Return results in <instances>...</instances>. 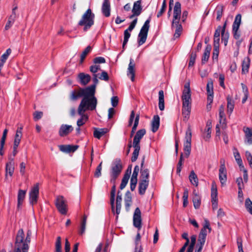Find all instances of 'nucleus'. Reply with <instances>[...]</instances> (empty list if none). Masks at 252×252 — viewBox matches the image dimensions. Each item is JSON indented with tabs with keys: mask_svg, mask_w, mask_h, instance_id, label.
I'll return each mask as SVG.
<instances>
[{
	"mask_svg": "<svg viewBox=\"0 0 252 252\" xmlns=\"http://www.w3.org/2000/svg\"><path fill=\"white\" fill-rule=\"evenodd\" d=\"M207 234V229L205 228H202L199 234L197 241L205 243Z\"/></svg>",
	"mask_w": 252,
	"mask_h": 252,
	"instance_id": "4c0bfd02",
	"label": "nucleus"
},
{
	"mask_svg": "<svg viewBox=\"0 0 252 252\" xmlns=\"http://www.w3.org/2000/svg\"><path fill=\"white\" fill-rule=\"evenodd\" d=\"M221 40L224 42V45L225 46L227 45L228 39L229 38V34L228 32H221Z\"/></svg>",
	"mask_w": 252,
	"mask_h": 252,
	"instance_id": "680f3d73",
	"label": "nucleus"
},
{
	"mask_svg": "<svg viewBox=\"0 0 252 252\" xmlns=\"http://www.w3.org/2000/svg\"><path fill=\"white\" fill-rule=\"evenodd\" d=\"M236 182L237 184L238 189H240V188H241V189L244 188V185L242 177H240L237 178L236 180Z\"/></svg>",
	"mask_w": 252,
	"mask_h": 252,
	"instance_id": "338daca9",
	"label": "nucleus"
},
{
	"mask_svg": "<svg viewBox=\"0 0 252 252\" xmlns=\"http://www.w3.org/2000/svg\"><path fill=\"white\" fill-rule=\"evenodd\" d=\"M219 180L222 186L225 184L227 180L226 169L224 164H221L219 169Z\"/></svg>",
	"mask_w": 252,
	"mask_h": 252,
	"instance_id": "4468645a",
	"label": "nucleus"
},
{
	"mask_svg": "<svg viewBox=\"0 0 252 252\" xmlns=\"http://www.w3.org/2000/svg\"><path fill=\"white\" fill-rule=\"evenodd\" d=\"M87 216L84 215L83 216V220H82L81 223L80 230L79 232V233L80 235H83L85 232L86 226V223H87Z\"/></svg>",
	"mask_w": 252,
	"mask_h": 252,
	"instance_id": "ea45409f",
	"label": "nucleus"
},
{
	"mask_svg": "<svg viewBox=\"0 0 252 252\" xmlns=\"http://www.w3.org/2000/svg\"><path fill=\"white\" fill-rule=\"evenodd\" d=\"M227 112L230 115L232 113L233 111L234 107V102L233 100L229 97L227 98Z\"/></svg>",
	"mask_w": 252,
	"mask_h": 252,
	"instance_id": "79ce46f5",
	"label": "nucleus"
},
{
	"mask_svg": "<svg viewBox=\"0 0 252 252\" xmlns=\"http://www.w3.org/2000/svg\"><path fill=\"white\" fill-rule=\"evenodd\" d=\"M32 231L28 230L26 237L23 229H20L17 232L14 245V252H28L29 244L31 241Z\"/></svg>",
	"mask_w": 252,
	"mask_h": 252,
	"instance_id": "f257e3e1",
	"label": "nucleus"
},
{
	"mask_svg": "<svg viewBox=\"0 0 252 252\" xmlns=\"http://www.w3.org/2000/svg\"><path fill=\"white\" fill-rule=\"evenodd\" d=\"M30 195V203L33 205L37 202V199L39 196V185L38 184H36L32 188L29 193Z\"/></svg>",
	"mask_w": 252,
	"mask_h": 252,
	"instance_id": "f8f14e48",
	"label": "nucleus"
},
{
	"mask_svg": "<svg viewBox=\"0 0 252 252\" xmlns=\"http://www.w3.org/2000/svg\"><path fill=\"white\" fill-rule=\"evenodd\" d=\"M191 111V106H183L182 115L183 116V121L187 122L189 118Z\"/></svg>",
	"mask_w": 252,
	"mask_h": 252,
	"instance_id": "c756f323",
	"label": "nucleus"
},
{
	"mask_svg": "<svg viewBox=\"0 0 252 252\" xmlns=\"http://www.w3.org/2000/svg\"><path fill=\"white\" fill-rule=\"evenodd\" d=\"M10 161L6 164V173L8 174L10 176H12L14 171V158H9Z\"/></svg>",
	"mask_w": 252,
	"mask_h": 252,
	"instance_id": "aec40b11",
	"label": "nucleus"
},
{
	"mask_svg": "<svg viewBox=\"0 0 252 252\" xmlns=\"http://www.w3.org/2000/svg\"><path fill=\"white\" fill-rule=\"evenodd\" d=\"M15 19H16L11 17L10 16L9 17L8 21L6 24V25L4 28L5 30L7 31L12 27V25L14 24L15 21Z\"/></svg>",
	"mask_w": 252,
	"mask_h": 252,
	"instance_id": "864d4df0",
	"label": "nucleus"
},
{
	"mask_svg": "<svg viewBox=\"0 0 252 252\" xmlns=\"http://www.w3.org/2000/svg\"><path fill=\"white\" fill-rule=\"evenodd\" d=\"M135 63L132 59H130L129 63L127 68V75L129 76L131 80L133 82L134 81L135 77Z\"/></svg>",
	"mask_w": 252,
	"mask_h": 252,
	"instance_id": "dca6fc26",
	"label": "nucleus"
},
{
	"mask_svg": "<svg viewBox=\"0 0 252 252\" xmlns=\"http://www.w3.org/2000/svg\"><path fill=\"white\" fill-rule=\"evenodd\" d=\"M219 117L220 124H221L222 126L225 127L226 126L225 116L224 112V108L222 105H221L219 109Z\"/></svg>",
	"mask_w": 252,
	"mask_h": 252,
	"instance_id": "2f4dec72",
	"label": "nucleus"
},
{
	"mask_svg": "<svg viewBox=\"0 0 252 252\" xmlns=\"http://www.w3.org/2000/svg\"><path fill=\"white\" fill-rule=\"evenodd\" d=\"M145 162V157H144L142 158L141 163V176L142 178L141 180H149V171L147 168H143Z\"/></svg>",
	"mask_w": 252,
	"mask_h": 252,
	"instance_id": "4be33fe9",
	"label": "nucleus"
},
{
	"mask_svg": "<svg viewBox=\"0 0 252 252\" xmlns=\"http://www.w3.org/2000/svg\"><path fill=\"white\" fill-rule=\"evenodd\" d=\"M11 53V50L10 48L7 49L6 52L1 56L0 61H2L3 62H5Z\"/></svg>",
	"mask_w": 252,
	"mask_h": 252,
	"instance_id": "13d9d810",
	"label": "nucleus"
},
{
	"mask_svg": "<svg viewBox=\"0 0 252 252\" xmlns=\"http://www.w3.org/2000/svg\"><path fill=\"white\" fill-rule=\"evenodd\" d=\"M56 252H62V246H61V237L58 236L55 244Z\"/></svg>",
	"mask_w": 252,
	"mask_h": 252,
	"instance_id": "3c124183",
	"label": "nucleus"
},
{
	"mask_svg": "<svg viewBox=\"0 0 252 252\" xmlns=\"http://www.w3.org/2000/svg\"><path fill=\"white\" fill-rule=\"evenodd\" d=\"M78 82L83 86H86L91 81V77L89 74L81 72L78 74Z\"/></svg>",
	"mask_w": 252,
	"mask_h": 252,
	"instance_id": "2eb2a0df",
	"label": "nucleus"
},
{
	"mask_svg": "<svg viewBox=\"0 0 252 252\" xmlns=\"http://www.w3.org/2000/svg\"><path fill=\"white\" fill-rule=\"evenodd\" d=\"M93 62L94 64H98L105 63L106 61L104 58L102 57H98L95 58L94 59Z\"/></svg>",
	"mask_w": 252,
	"mask_h": 252,
	"instance_id": "e2e57ef3",
	"label": "nucleus"
},
{
	"mask_svg": "<svg viewBox=\"0 0 252 252\" xmlns=\"http://www.w3.org/2000/svg\"><path fill=\"white\" fill-rule=\"evenodd\" d=\"M101 170H102V162L97 166L95 171L94 172V177L96 178H99L101 175Z\"/></svg>",
	"mask_w": 252,
	"mask_h": 252,
	"instance_id": "4d7b16f0",
	"label": "nucleus"
},
{
	"mask_svg": "<svg viewBox=\"0 0 252 252\" xmlns=\"http://www.w3.org/2000/svg\"><path fill=\"white\" fill-rule=\"evenodd\" d=\"M43 116V112L41 111H35L33 114V119L36 121L40 119Z\"/></svg>",
	"mask_w": 252,
	"mask_h": 252,
	"instance_id": "0e129e2a",
	"label": "nucleus"
},
{
	"mask_svg": "<svg viewBox=\"0 0 252 252\" xmlns=\"http://www.w3.org/2000/svg\"><path fill=\"white\" fill-rule=\"evenodd\" d=\"M113 184V186L112 187L111 191V196H110V204L111 206L112 211L114 213V202H115V193H116V181H114V183H111Z\"/></svg>",
	"mask_w": 252,
	"mask_h": 252,
	"instance_id": "b1692460",
	"label": "nucleus"
},
{
	"mask_svg": "<svg viewBox=\"0 0 252 252\" xmlns=\"http://www.w3.org/2000/svg\"><path fill=\"white\" fill-rule=\"evenodd\" d=\"M192 202L195 209H198L201 204V197L199 195L192 196Z\"/></svg>",
	"mask_w": 252,
	"mask_h": 252,
	"instance_id": "a18cd8bd",
	"label": "nucleus"
},
{
	"mask_svg": "<svg viewBox=\"0 0 252 252\" xmlns=\"http://www.w3.org/2000/svg\"><path fill=\"white\" fill-rule=\"evenodd\" d=\"M149 183V180H141L138 184V192L140 195L145 194V191L148 187Z\"/></svg>",
	"mask_w": 252,
	"mask_h": 252,
	"instance_id": "f3484780",
	"label": "nucleus"
},
{
	"mask_svg": "<svg viewBox=\"0 0 252 252\" xmlns=\"http://www.w3.org/2000/svg\"><path fill=\"white\" fill-rule=\"evenodd\" d=\"M139 118H140L139 114H137L135 116L134 125L132 127V129L131 131L130 137H132L133 136L134 133H135V132L137 129V126L139 124Z\"/></svg>",
	"mask_w": 252,
	"mask_h": 252,
	"instance_id": "37998d69",
	"label": "nucleus"
},
{
	"mask_svg": "<svg viewBox=\"0 0 252 252\" xmlns=\"http://www.w3.org/2000/svg\"><path fill=\"white\" fill-rule=\"evenodd\" d=\"M94 14L92 13L91 9H88L79 21L78 26H83L84 31H87L94 24Z\"/></svg>",
	"mask_w": 252,
	"mask_h": 252,
	"instance_id": "39448f33",
	"label": "nucleus"
},
{
	"mask_svg": "<svg viewBox=\"0 0 252 252\" xmlns=\"http://www.w3.org/2000/svg\"><path fill=\"white\" fill-rule=\"evenodd\" d=\"M55 204L57 210L62 215L66 214L68 211L67 202L63 196H57Z\"/></svg>",
	"mask_w": 252,
	"mask_h": 252,
	"instance_id": "1a4fd4ad",
	"label": "nucleus"
},
{
	"mask_svg": "<svg viewBox=\"0 0 252 252\" xmlns=\"http://www.w3.org/2000/svg\"><path fill=\"white\" fill-rule=\"evenodd\" d=\"M207 94H214L213 92V83L212 80L209 81L207 84Z\"/></svg>",
	"mask_w": 252,
	"mask_h": 252,
	"instance_id": "6e6d98bb",
	"label": "nucleus"
},
{
	"mask_svg": "<svg viewBox=\"0 0 252 252\" xmlns=\"http://www.w3.org/2000/svg\"><path fill=\"white\" fill-rule=\"evenodd\" d=\"M188 196H189V191L187 189H185L183 199V207H186L188 205Z\"/></svg>",
	"mask_w": 252,
	"mask_h": 252,
	"instance_id": "09e8293b",
	"label": "nucleus"
},
{
	"mask_svg": "<svg viewBox=\"0 0 252 252\" xmlns=\"http://www.w3.org/2000/svg\"><path fill=\"white\" fill-rule=\"evenodd\" d=\"M189 181L190 183L195 186V187H197L198 185V179L196 174L195 173L193 170H192L189 177Z\"/></svg>",
	"mask_w": 252,
	"mask_h": 252,
	"instance_id": "473e14b6",
	"label": "nucleus"
},
{
	"mask_svg": "<svg viewBox=\"0 0 252 252\" xmlns=\"http://www.w3.org/2000/svg\"><path fill=\"white\" fill-rule=\"evenodd\" d=\"M102 12L105 16L108 17L110 15V4L109 0H104L102 6Z\"/></svg>",
	"mask_w": 252,
	"mask_h": 252,
	"instance_id": "6ab92c4d",
	"label": "nucleus"
},
{
	"mask_svg": "<svg viewBox=\"0 0 252 252\" xmlns=\"http://www.w3.org/2000/svg\"><path fill=\"white\" fill-rule=\"evenodd\" d=\"M244 131L246 135V142L249 144H252V129L246 127Z\"/></svg>",
	"mask_w": 252,
	"mask_h": 252,
	"instance_id": "72a5a7b5",
	"label": "nucleus"
},
{
	"mask_svg": "<svg viewBox=\"0 0 252 252\" xmlns=\"http://www.w3.org/2000/svg\"><path fill=\"white\" fill-rule=\"evenodd\" d=\"M129 177V176L124 175L120 187L121 189H123L126 187L128 183Z\"/></svg>",
	"mask_w": 252,
	"mask_h": 252,
	"instance_id": "603ef678",
	"label": "nucleus"
},
{
	"mask_svg": "<svg viewBox=\"0 0 252 252\" xmlns=\"http://www.w3.org/2000/svg\"><path fill=\"white\" fill-rule=\"evenodd\" d=\"M233 150L234 157L235 160L237 161L238 164L239 165V166L240 167L242 166V167H244V166L242 165V164H243L242 160L241 158L240 154H239L238 150L236 148H234Z\"/></svg>",
	"mask_w": 252,
	"mask_h": 252,
	"instance_id": "c9c22d12",
	"label": "nucleus"
},
{
	"mask_svg": "<svg viewBox=\"0 0 252 252\" xmlns=\"http://www.w3.org/2000/svg\"><path fill=\"white\" fill-rule=\"evenodd\" d=\"M145 134L146 130L145 129H141L136 132L134 137L132 146L134 150L131 158L132 162H135L138 158L140 149V142Z\"/></svg>",
	"mask_w": 252,
	"mask_h": 252,
	"instance_id": "20e7f679",
	"label": "nucleus"
},
{
	"mask_svg": "<svg viewBox=\"0 0 252 252\" xmlns=\"http://www.w3.org/2000/svg\"><path fill=\"white\" fill-rule=\"evenodd\" d=\"M137 22V18H135L133 21L130 23L128 28L126 30H127L129 32H131L133 29L135 28Z\"/></svg>",
	"mask_w": 252,
	"mask_h": 252,
	"instance_id": "69168bd1",
	"label": "nucleus"
},
{
	"mask_svg": "<svg viewBox=\"0 0 252 252\" xmlns=\"http://www.w3.org/2000/svg\"><path fill=\"white\" fill-rule=\"evenodd\" d=\"M93 93V91L91 89L79 88L78 89H74L70 92L69 98L71 101H76L81 97H84L85 94L90 95Z\"/></svg>",
	"mask_w": 252,
	"mask_h": 252,
	"instance_id": "423d86ee",
	"label": "nucleus"
},
{
	"mask_svg": "<svg viewBox=\"0 0 252 252\" xmlns=\"http://www.w3.org/2000/svg\"><path fill=\"white\" fill-rule=\"evenodd\" d=\"M159 126V117L158 115H155L152 121V131L156 132L158 129Z\"/></svg>",
	"mask_w": 252,
	"mask_h": 252,
	"instance_id": "393cba45",
	"label": "nucleus"
},
{
	"mask_svg": "<svg viewBox=\"0 0 252 252\" xmlns=\"http://www.w3.org/2000/svg\"><path fill=\"white\" fill-rule=\"evenodd\" d=\"M158 107L161 111H163L164 109V93L162 90L158 92Z\"/></svg>",
	"mask_w": 252,
	"mask_h": 252,
	"instance_id": "7c9ffc66",
	"label": "nucleus"
},
{
	"mask_svg": "<svg viewBox=\"0 0 252 252\" xmlns=\"http://www.w3.org/2000/svg\"><path fill=\"white\" fill-rule=\"evenodd\" d=\"M142 11V7L141 5V0H139L134 2L132 12L139 16Z\"/></svg>",
	"mask_w": 252,
	"mask_h": 252,
	"instance_id": "5701e85b",
	"label": "nucleus"
},
{
	"mask_svg": "<svg viewBox=\"0 0 252 252\" xmlns=\"http://www.w3.org/2000/svg\"><path fill=\"white\" fill-rule=\"evenodd\" d=\"M92 50V47L90 46H87L85 49L83 51L80 56V63H82L86 58L87 54L90 52Z\"/></svg>",
	"mask_w": 252,
	"mask_h": 252,
	"instance_id": "49530a36",
	"label": "nucleus"
},
{
	"mask_svg": "<svg viewBox=\"0 0 252 252\" xmlns=\"http://www.w3.org/2000/svg\"><path fill=\"white\" fill-rule=\"evenodd\" d=\"M60 150L64 153H70L75 151L79 147L77 145H61L59 146Z\"/></svg>",
	"mask_w": 252,
	"mask_h": 252,
	"instance_id": "a211bd4d",
	"label": "nucleus"
},
{
	"mask_svg": "<svg viewBox=\"0 0 252 252\" xmlns=\"http://www.w3.org/2000/svg\"><path fill=\"white\" fill-rule=\"evenodd\" d=\"M196 58V53L195 52H192L190 54L189 62V66H191L194 65Z\"/></svg>",
	"mask_w": 252,
	"mask_h": 252,
	"instance_id": "5fc2aeb1",
	"label": "nucleus"
},
{
	"mask_svg": "<svg viewBox=\"0 0 252 252\" xmlns=\"http://www.w3.org/2000/svg\"><path fill=\"white\" fill-rule=\"evenodd\" d=\"M94 94H94L93 95L85 94V96L83 97L78 107L77 113L78 114H82L87 110L93 111L95 109L97 100Z\"/></svg>",
	"mask_w": 252,
	"mask_h": 252,
	"instance_id": "f03ea898",
	"label": "nucleus"
},
{
	"mask_svg": "<svg viewBox=\"0 0 252 252\" xmlns=\"http://www.w3.org/2000/svg\"><path fill=\"white\" fill-rule=\"evenodd\" d=\"M191 242L187 249V251L193 252L194 247L196 241V236L195 235H193L190 237Z\"/></svg>",
	"mask_w": 252,
	"mask_h": 252,
	"instance_id": "c03bdc74",
	"label": "nucleus"
},
{
	"mask_svg": "<svg viewBox=\"0 0 252 252\" xmlns=\"http://www.w3.org/2000/svg\"><path fill=\"white\" fill-rule=\"evenodd\" d=\"M250 59L249 57L245 58L242 62V73L246 74L248 72L249 69L250 65Z\"/></svg>",
	"mask_w": 252,
	"mask_h": 252,
	"instance_id": "bb28decb",
	"label": "nucleus"
},
{
	"mask_svg": "<svg viewBox=\"0 0 252 252\" xmlns=\"http://www.w3.org/2000/svg\"><path fill=\"white\" fill-rule=\"evenodd\" d=\"M166 7V0H163V1L162 2L161 8H160V10L159 12H158L157 14V17L158 18L162 16L163 13L164 12L165 10V8Z\"/></svg>",
	"mask_w": 252,
	"mask_h": 252,
	"instance_id": "bf43d9fd",
	"label": "nucleus"
},
{
	"mask_svg": "<svg viewBox=\"0 0 252 252\" xmlns=\"http://www.w3.org/2000/svg\"><path fill=\"white\" fill-rule=\"evenodd\" d=\"M191 130L190 127H188L185 136V141L184 144V151L185 157L188 158L191 151Z\"/></svg>",
	"mask_w": 252,
	"mask_h": 252,
	"instance_id": "9d476101",
	"label": "nucleus"
},
{
	"mask_svg": "<svg viewBox=\"0 0 252 252\" xmlns=\"http://www.w3.org/2000/svg\"><path fill=\"white\" fill-rule=\"evenodd\" d=\"M108 132V129L104 128H95L94 131V137L100 139L101 136L104 135Z\"/></svg>",
	"mask_w": 252,
	"mask_h": 252,
	"instance_id": "c85d7f7f",
	"label": "nucleus"
},
{
	"mask_svg": "<svg viewBox=\"0 0 252 252\" xmlns=\"http://www.w3.org/2000/svg\"><path fill=\"white\" fill-rule=\"evenodd\" d=\"M141 218L133 217V225L139 230L141 227Z\"/></svg>",
	"mask_w": 252,
	"mask_h": 252,
	"instance_id": "de8ad7c7",
	"label": "nucleus"
},
{
	"mask_svg": "<svg viewBox=\"0 0 252 252\" xmlns=\"http://www.w3.org/2000/svg\"><path fill=\"white\" fill-rule=\"evenodd\" d=\"M26 190L19 189L17 195V208L19 209L25 198Z\"/></svg>",
	"mask_w": 252,
	"mask_h": 252,
	"instance_id": "412c9836",
	"label": "nucleus"
},
{
	"mask_svg": "<svg viewBox=\"0 0 252 252\" xmlns=\"http://www.w3.org/2000/svg\"><path fill=\"white\" fill-rule=\"evenodd\" d=\"M150 18L148 19L142 27L138 35V43L139 46L143 44L146 40L150 28Z\"/></svg>",
	"mask_w": 252,
	"mask_h": 252,
	"instance_id": "6e6552de",
	"label": "nucleus"
},
{
	"mask_svg": "<svg viewBox=\"0 0 252 252\" xmlns=\"http://www.w3.org/2000/svg\"><path fill=\"white\" fill-rule=\"evenodd\" d=\"M81 118L78 120L77 122V126L80 127L83 126L85 123L87 121L88 119V117L87 115H85L84 113H82V114H79Z\"/></svg>",
	"mask_w": 252,
	"mask_h": 252,
	"instance_id": "58836bf2",
	"label": "nucleus"
},
{
	"mask_svg": "<svg viewBox=\"0 0 252 252\" xmlns=\"http://www.w3.org/2000/svg\"><path fill=\"white\" fill-rule=\"evenodd\" d=\"M223 11V6L222 5H219L216 8V12L217 13L216 19L218 21H220L222 16Z\"/></svg>",
	"mask_w": 252,
	"mask_h": 252,
	"instance_id": "a19ab883",
	"label": "nucleus"
},
{
	"mask_svg": "<svg viewBox=\"0 0 252 252\" xmlns=\"http://www.w3.org/2000/svg\"><path fill=\"white\" fill-rule=\"evenodd\" d=\"M212 49L211 45H208L205 49L202 58V63H206L209 58L210 52Z\"/></svg>",
	"mask_w": 252,
	"mask_h": 252,
	"instance_id": "cd10ccee",
	"label": "nucleus"
},
{
	"mask_svg": "<svg viewBox=\"0 0 252 252\" xmlns=\"http://www.w3.org/2000/svg\"><path fill=\"white\" fill-rule=\"evenodd\" d=\"M98 77L99 79L104 81H108L109 80V76L107 73L105 71H102L101 74L99 75L98 74Z\"/></svg>",
	"mask_w": 252,
	"mask_h": 252,
	"instance_id": "052dcab7",
	"label": "nucleus"
},
{
	"mask_svg": "<svg viewBox=\"0 0 252 252\" xmlns=\"http://www.w3.org/2000/svg\"><path fill=\"white\" fill-rule=\"evenodd\" d=\"M245 207L247 211L252 215V202L249 198L246 199Z\"/></svg>",
	"mask_w": 252,
	"mask_h": 252,
	"instance_id": "8fccbe9b",
	"label": "nucleus"
},
{
	"mask_svg": "<svg viewBox=\"0 0 252 252\" xmlns=\"http://www.w3.org/2000/svg\"><path fill=\"white\" fill-rule=\"evenodd\" d=\"M204 244L205 243L203 242L197 241V244L196 245L197 249L195 250V252H201Z\"/></svg>",
	"mask_w": 252,
	"mask_h": 252,
	"instance_id": "774afa93",
	"label": "nucleus"
},
{
	"mask_svg": "<svg viewBox=\"0 0 252 252\" xmlns=\"http://www.w3.org/2000/svg\"><path fill=\"white\" fill-rule=\"evenodd\" d=\"M181 16V5L180 2L177 1L175 3L173 9V18L172 23V28L175 29V33L174 37L175 38L180 37L183 28L181 24L179 23Z\"/></svg>",
	"mask_w": 252,
	"mask_h": 252,
	"instance_id": "7ed1b4c3",
	"label": "nucleus"
},
{
	"mask_svg": "<svg viewBox=\"0 0 252 252\" xmlns=\"http://www.w3.org/2000/svg\"><path fill=\"white\" fill-rule=\"evenodd\" d=\"M182 99L183 106H191V92L189 84H187L184 86Z\"/></svg>",
	"mask_w": 252,
	"mask_h": 252,
	"instance_id": "9b49d317",
	"label": "nucleus"
},
{
	"mask_svg": "<svg viewBox=\"0 0 252 252\" xmlns=\"http://www.w3.org/2000/svg\"><path fill=\"white\" fill-rule=\"evenodd\" d=\"M122 194L120 191L118 192L117 198H116V214L117 215L116 219L118 218V215L120 213L121 207H122Z\"/></svg>",
	"mask_w": 252,
	"mask_h": 252,
	"instance_id": "a878e982",
	"label": "nucleus"
},
{
	"mask_svg": "<svg viewBox=\"0 0 252 252\" xmlns=\"http://www.w3.org/2000/svg\"><path fill=\"white\" fill-rule=\"evenodd\" d=\"M93 77L94 84L86 88L91 89L93 90V93L91 94L92 95H93L94 94H95L96 86L98 83V80L97 79V78H98V74H93Z\"/></svg>",
	"mask_w": 252,
	"mask_h": 252,
	"instance_id": "e433bc0d",
	"label": "nucleus"
},
{
	"mask_svg": "<svg viewBox=\"0 0 252 252\" xmlns=\"http://www.w3.org/2000/svg\"><path fill=\"white\" fill-rule=\"evenodd\" d=\"M241 22V15L240 14H237L235 18L234 22H233L232 28L234 30L238 31Z\"/></svg>",
	"mask_w": 252,
	"mask_h": 252,
	"instance_id": "f704fd0d",
	"label": "nucleus"
},
{
	"mask_svg": "<svg viewBox=\"0 0 252 252\" xmlns=\"http://www.w3.org/2000/svg\"><path fill=\"white\" fill-rule=\"evenodd\" d=\"M74 128L71 125L63 124L61 126L59 130V135L61 137H64L71 133Z\"/></svg>",
	"mask_w": 252,
	"mask_h": 252,
	"instance_id": "ddd939ff",
	"label": "nucleus"
},
{
	"mask_svg": "<svg viewBox=\"0 0 252 252\" xmlns=\"http://www.w3.org/2000/svg\"><path fill=\"white\" fill-rule=\"evenodd\" d=\"M123 169V166L121 164V160L120 159H116L112 164L111 171H110V182L114 183L120 174Z\"/></svg>",
	"mask_w": 252,
	"mask_h": 252,
	"instance_id": "0eeeda50",
	"label": "nucleus"
}]
</instances>
